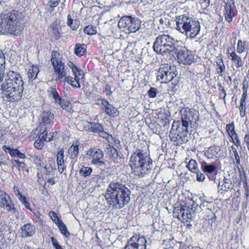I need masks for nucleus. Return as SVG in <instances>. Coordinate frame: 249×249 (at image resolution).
<instances>
[{
  "label": "nucleus",
  "mask_w": 249,
  "mask_h": 249,
  "mask_svg": "<svg viewBox=\"0 0 249 249\" xmlns=\"http://www.w3.org/2000/svg\"><path fill=\"white\" fill-rule=\"evenodd\" d=\"M51 63L54 69V73L57 75V81L62 82L64 79L69 76L70 70L65 65L62 58L56 51L52 53Z\"/></svg>",
  "instance_id": "0eeeda50"
},
{
  "label": "nucleus",
  "mask_w": 249,
  "mask_h": 249,
  "mask_svg": "<svg viewBox=\"0 0 249 249\" xmlns=\"http://www.w3.org/2000/svg\"><path fill=\"white\" fill-rule=\"evenodd\" d=\"M107 153L110 159L115 163H119L123 156L121 152H118L114 147L110 146L107 148Z\"/></svg>",
  "instance_id": "dca6fc26"
},
{
  "label": "nucleus",
  "mask_w": 249,
  "mask_h": 249,
  "mask_svg": "<svg viewBox=\"0 0 249 249\" xmlns=\"http://www.w3.org/2000/svg\"><path fill=\"white\" fill-rule=\"evenodd\" d=\"M22 231H24V234L26 236L30 237L32 236L35 232V227L34 225L30 224H27L21 227Z\"/></svg>",
  "instance_id": "393cba45"
},
{
  "label": "nucleus",
  "mask_w": 249,
  "mask_h": 249,
  "mask_svg": "<svg viewBox=\"0 0 249 249\" xmlns=\"http://www.w3.org/2000/svg\"><path fill=\"white\" fill-rule=\"evenodd\" d=\"M178 72L175 66H168L162 65L157 72V80H161L162 83H168L177 76Z\"/></svg>",
  "instance_id": "1a4fd4ad"
},
{
  "label": "nucleus",
  "mask_w": 249,
  "mask_h": 249,
  "mask_svg": "<svg viewBox=\"0 0 249 249\" xmlns=\"http://www.w3.org/2000/svg\"><path fill=\"white\" fill-rule=\"evenodd\" d=\"M39 69L38 67L33 66L31 69H29L27 73L29 81H32L35 80L36 78Z\"/></svg>",
  "instance_id": "c85d7f7f"
},
{
  "label": "nucleus",
  "mask_w": 249,
  "mask_h": 249,
  "mask_svg": "<svg viewBox=\"0 0 249 249\" xmlns=\"http://www.w3.org/2000/svg\"><path fill=\"white\" fill-rule=\"evenodd\" d=\"M226 96V91L225 89H222L220 91V93H219V98L225 99Z\"/></svg>",
  "instance_id": "0e129e2a"
},
{
  "label": "nucleus",
  "mask_w": 249,
  "mask_h": 249,
  "mask_svg": "<svg viewBox=\"0 0 249 249\" xmlns=\"http://www.w3.org/2000/svg\"><path fill=\"white\" fill-rule=\"evenodd\" d=\"M184 205H181L178 207H177L175 208L174 211H173V214L175 216H176L178 219H180V216L181 215V211H182V210L183 209Z\"/></svg>",
  "instance_id": "49530a36"
},
{
  "label": "nucleus",
  "mask_w": 249,
  "mask_h": 249,
  "mask_svg": "<svg viewBox=\"0 0 249 249\" xmlns=\"http://www.w3.org/2000/svg\"><path fill=\"white\" fill-rule=\"evenodd\" d=\"M5 58L2 52L0 51V77L4 75V71L5 69Z\"/></svg>",
  "instance_id": "ea45409f"
},
{
  "label": "nucleus",
  "mask_w": 249,
  "mask_h": 249,
  "mask_svg": "<svg viewBox=\"0 0 249 249\" xmlns=\"http://www.w3.org/2000/svg\"><path fill=\"white\" fill-rule=\"evenodd\" d=\"M44 142L38 137V139L34 143L35 147L38 149H41L44 146Z\"/></svg>",
  "instance_id": "de8ad7c7"
},
{
  "label": "nucleus",
  "mask_w": 249,
  "mask_h": 249,
  "mask_svg": "<svg viewBox=\"0 0 249 249\" xmlns=\"http://www.w3.org/2000/svg\"><path fill=\"white\" fill-rule=\"evenodd\" d=\"M104 92L106 93L107 95H111L112 94L111 88L109 84H107L105 87V90Z\"/></svg>",
  "instance_id": "864d4df0"
},
{
  "label": "nucleus",
  "mask_w": 249,
  "mask_h": 249,
  "mask_svg": "<svg viewBox=\"0 0 249 249\" xmlns=\"http://www.w3.org/2000/svg\"><path fill=\"white\" fill-rule=\"evenodd\" d=\"M234 1L232 3H226L225 7V18L228 22H230L232 21L233 17L234 16Z\"/></svg>",
  "instance_id": "f3484780"
},
{
  "label": "nucleus",
  "mask_w": 249,
  "mask_h": 249,
  "mask_svg": "<svg viewBox=\"0 0 249 249\" xmlns=\"http://www.w3.org/2000/svg\"><path fill=\"white\" fill-rule=\"evenodd\" d=\"M72 73L74 77L76 76L77 77V79H78L79 81L81 82H84V72L82 70L79 69L78 68H74Z\"/></svg>",
  "instance_id": "473e14b6"
},
{
  "label": "nucleus",
  "mask_w": 249,
  "mask_h": 249,
  "mask_svg": "<svg viewBox=\"0 0 249 249\" xmlns=\"http://www.w3.org/2000/svg\"><path fill=\"white\" fill-rule=\"evenodd\" d=\"M219 187H221L220 190L225 192L232 189L233 185L231 179L224 178L223 181L219 183Z\"/></svg>",
  "instance_id": "4be33fe9"
},
{
  "label": "nucleus",
  "mask_w": 249,
  "mask_h": 249,
  "mask_svg": "<svg viewBox=\"0 0 249 249\" xmlns=\"http://www.w3.org/2000/svg\"><path fill=\"white\" fill-rule=\"evenodd\" d=\"M21 13L13 11L0 16V32L18 36L23 29L20 25Z\"/></svg>",
  "instance_id": "20e7f679"
},
{
  "label": "nucleus",
  "mask_w": 249,
  "mask_h": 249,
  "mask_svg": "<svg viewBox=\"0 0 249 249\" xmlns=\"http://www.w3.org/2000/svg\"><path fill=\"white\" fill-rule=\"evenodd\" d=\"M176 29L187 37L194 38L200 32V25L198 21L188 16H179L176 17Z\"/></svg>",
  "instance_id": "423d86ee"
},
{
  "label": "nucleus",
  "mask_w": 249,
  "mask_h": 249,
  "mask_svg": "<svg viewBox=\"0 0 249 249\" xmlns=\"http://www.w3.org/2000/svg\"><path fill=\"white\" fill-rule=\"evenodd\" d=\"M157 89L155 88H151L148 91L147 93L148 96L151 98H155L157 94Z\"/></svg>",
  "instance_id": "8fccbe9b"
},
{
  "label": "nucleus",
  "mask_w": 249,
  "mask_h": 249,
  "mask_svg": "<svg viewBox=\"0 0 249 249\" xmlns=\"http://www.w3.org/2000/svg\"><path fill=\"white\" fill-rule=\"evenodd\" d=\"M90 127L89 131L94 133H101L104 132V127L100 124H96L95 123H90Z\"/></svg>",
  "instance_id": "7c9ffc66"
},
{
  "label": "nucleus",
  "mask_w": 249,
  "mask_h": 249,
  "mask_svg": "<svg viewBox=\"0 0 249 249\" xmlns=\"http://www.w3.org/2000/svg\"><path fill=\"white\" fill-rule=\"evenodd\" d=\"M84 32L85 34H87L88 35H95L97 33V29L95 26H93L91 25H89L86 27L84 29Z\"/></svg>",
  "instance_id": "4c0bfd02"
},
{
  "label": "nucleus",
  "mask_w": 249,
  "mask_h": 249,
  "mask_svg": "<svg viewBox=\"0 0 249 249\" xmlns=\"http://www.w3.org/2000/svg\"><path fill=\"white\" fill-rule=\"evenodd\" d=\"M17 168H18V170L20 169L24 170L26 168V165L24 162H20L18 165V167Z\"/></svg>",
  "instance_id": "e2e57ef3"
},
{
  "label": "nucleus",
  "mask_w": 249,
  "mask_h": 249,
  "mask_svg": "<svg viewBox=\"0 0 249 249\" xmlns=\"http://www.w3.org/2000/svg\"><path fill=\"white\" fill-rule=\"evenodd\" d=\"M231 149H232V150L233 151V154H234V157H235V160H236V163L237 164H240V157H239V156L238 155L237 150H236V149L233 146H231Z\"/></svg>",
  "instance_id": "3c124183"
},
{
  "label": "nucleus",
  "mask_w": 249,
  "mask_h": 249,
  "mask_svg": "<svg viewBox=\"0 0 249 249\" xmlns=\"http://www.w3.org/2000/svg\"><path fill=\"white\" fill-rule=\"evenodd\" d=\"M61 0H51L50 1V7L54 8L56 7Z\"/></svg>",
  "instance_id": "6e6d98bb"
},
{
  "label": "nucleus",
  "mask_w": 249,
  "mask_h": 249,
  "mask_svg": "<svg viewBox=\"0 0 249 249\" xmlns=\"http://www.w3.org/2000/svg\"><path fill=\"white\" fill-rule=\"evenodd\" d=\"M74 52L77 56L81 57L86 54L87 46L84 44L76 43L74 46Z\"/></svg>",
  "instance_id": "412c9836"
},
{
  "label": "nucleus",
  "mask_w": 249,
  "mask_h": 249,
  "mask_svg": "<svg viewBox=\"0 0 249 249\" xmlns=\"http://www.w3.org/2000/svg\"><path fill=\"white\" fill-rule=\"evenodd\" d=\"M226 130L232 140H233V138H237V134L234 130L233 124H228L226 125Z\"/></svg>",
  "instance_id": "2f4dec72"
},
{
  "label": "nucleus",
  "mask_w": 249,
  "mask_h": 249,
  "mask_svg": "<svg viewBox=\"0 0 249 249\" xmlns=\"http://www.w3.org/2000/svg\"><path fill=\"white\" fill-rule=\"evenodd\" d=\"M230 55L231 60L235 65L237 68H240L243 66V62L241 58L235 52H232L230 53Z\"/></svg>",
  "instance_id": "b1692460"
},
{
  "label": "nucleus",
  "mask_w": 249,
  "mask_h": 249,
  "mask_svg": "<svg viewBox=\"0 0 249 249\" xmlns=\"http://www.w3.org/2000/svg\"><path fill=\"white\" fill-rule=\"evenodd\" d=\"M39 138H40L43 142L44 141L45 139L48 138V133L45 131H44L42 132L40 135L39 136Z\"/></svg>",
  "instance_id": "680f3d73"
},
{
  "label": "nucleus",
  "mask_w": 249,
  "mask_h": 249,
  "mask_svg": "<svg viewBox=\"0 0 249 249\" xmlns=\"http://www.w3.org/2000/svg\"><path fill=\"white\" fill-rule=\"evenodd\" d=\"M0 90L4 92L7 100L16 102L19 100L23 90V82L20 75L10 71L0 77Z\"/></svg>",
  "instance_id": "f257e3e1"
},
{
  "label": "nucleus",
  "mask_w": 249,
  "mask_h": 249,
  "mask_svg": "<svg viewBox=\"0 0 249 249\" xmlns=\"http://www.w3.org/2000/svg\"><path fill=\"white\" fill-rule=\"evenodd\" d=\"M0 207L5 209L11 215L17 216L18 210L15 207L10 196L3 191H0Z\"/></svg>",
  "instance_id": "9b49d317"
},
{
  "label": "nucleus",
  "mask_w": 249,
  "mask_h": 249,
  "mask_svg": "<svg viewBox=\"0 0 249 249\" xmlns=\"http://www.w3.org/2000/svg\"><path fill=\"white\" fill-rule=\"evenodd\" d=\"M105 103L103 107H101L103 111L111 117H115L119 115V112L117 108L110 104L107 100Z\"/></svg>",
  "instance_id": "2eb2a0df"
},
{
  "label": "nucleus",
  "mask_w": 249,
  "mask_h": 249,
  "mask_svg": "<svg viewBox=\"0 0 249 249\" xmlns=\"http://www.w3.org/2000/svg\"><path fill=\"white\" fill-rule=\"evenodd\" d=\"M146 240L140 235H134L127 241L124 249H146Z\"/></svg>",
  "instance_id": "ddd939ff"
},
{
  "label": "nucleus",
  "mask_w": 249,
  "mask_h": 249,
  "mask_svg": "<svg viewBox=\"0 0 249 249\" xmlns=\"http://www.w3.org/2000/svg\"><path fill=\"white\" fill-rule=\"evenodd\" d=\"M52 241L55 249H63V248L58 244L56 240L54 239L53 237L52 238Z\"/></svg>",
  "instance_id": "5fc2aeb1"
},
{
  "label": "nucleus",
  "mask_w": 249,
  "mask_h": 249,
  "mask_svg": "<svg viewBox=\"0 0 249 249\" xmlns=\"http://www.w3.org/2000/svg\"><path fill=\"white\" fill-rule=\"evenodd\" d=\"M63 82H67L68 84H70L71 86L74 88H80V82L78 80V79H77V77L76 76L74 78H73L72 77H71L70 75L66 77L65 79H64V80L62 81Z\"/></svg>",
  "instance_id": "a878e982"
},
{
  "label": "nucleus",
  "mask_w": 249,
  "mask_h": 249,
  "mask_svg": "<svg viewBox=\"0 0 249 249\" xmlns=\"http://www.w3.org/2000/svg\"><path fill=\"white\" fill-rule=\"evenodd\" d=\"M90 123L88 121H83L77 124V127L80 130L89 131Z\"/></svg>",
  "instance_id": "f704fd0d"
},
{
  "label": "nucleus",
  "mask_w": 249,
  "mask_h": 249,
  "mask_svg": "<svg viewBox=\"0 0 249 249\" xmlns=\"http://www.w3.org/2000/svg\"><path fill=\"white\" fill-rule=\"evenodd\" d=\"M14 190L15 195L17 196V197H21L22 194L20 193L19 190L17 188H16L15 187H14Z\"/></svg>",
  "instance_id": "774afa93"
},
{
  "label": "nucleus",
  "mask_w": 249,
  "mask_h": 249,
  "mask_svg": "<svg viewBox=\"0 0 249 249\" xmlns=\"http://www.w3.org/2000/svg\"><path fill=\"white\" fill-rule=\"evenodd\" d=\"M246 103L240 102L239 107L240 115L241 117H243L246 115Z\"/></svg>",
  "instance_id": "09e8293b"
},
{
  "label": "nucleus",
  "mask_w": 249,
  "mask_h": 249,
  "mask_svg": "<svg viewBox=\"0 0 249 249\" xmlns=\"http://www.w3.org/2000/svg\"><path fill=\"white\" fill-rule=\"evenodd\" d=\"M107 100L103 98H98L96 101V104L98 106H102V107H103L104 104H105V102H106Z\"/></svg>",
  "instance_id": "4d7b16f0"
},
{
  "label": "nucleus",
  "mask_w": 249,
  "mask_h": 249,
  "mask_svg": "<svg viewBox=\"0 0 249 249\" xmlns=\"http://www.w3.org/2000/svg\"><path fill=\"white\" fill-rule=\"evenodd\" d=\"M41 123L47 124H51L53 119V114L49 111H44L40 115Z\"/></svg>",
  "instance_id": "aec40b11"
},
{
  "label": "nucleus",
  "mask_w": 249,
  "mask_h": 249,
  "mask_svg": "<svg viewBox=\"0 0 249 249\" xmlns=\"http://www.w3.org/2000/svg\"><path fill=\"white\" fill-rule=\"evenodd\" d=\"M2 149L6 153H8L12 156V151H14V149L11 148L9 147H7L6 145H4L2 146Z\"/></svg>",
  "instance_id": "13d9d810"
},
{
  "label": "nucleus",
  "mask_w": 249,
  "mask_h": 249,
  "mask_svg": "<svg viewBox=\"0 0 249 249\" xmlns=\"http://www.w3.org/2000/svg\"><path fill=\"white\" fill-rule=\"evenodd\" d=\"M177 57L179 62L182 64L190 65L194 61L193 53L189 51L185 47H183L178 52L177 51Z\"/></svg>",
  "instance_id": "4468645a"
},
{
  "label": "nucleus",
  "mask_w": 249,
  "mask_h": 249,
  "mask_svg": "<svg viewBox=\"0 0 249 249\" xmlns=\"http://www.w3.org/2000/svg\"><path fill=\"white\" fill-rule=\"evenodd\" d=\"M57 225L62 234H64L66 237H69L70 235V233L68 231L66 226L62 220L58 222Z\"/></svg>",
  "instance_id": "c9c22d12"
},
{
  "label": "nucleus",
  "mask_w": 249,
  "mask_h": 249,
  "mask_svg": "<svg viewBox=\"0 0 249 249\" xmlns=\"http://www.w3.org/2000/svg\"><path fill=\"white\" fill-rule=\"evenodd\" d=\"M188 127L179 126L178 122H174L170 132V137L171 141L176 138L180 140L182 142L186 143L188 141Z\"/></svg>",
  "instance_id": "9d476101"
},
{
  "label": "nucleus",
  "mask_w": 249,
  "mask_h": 249,
  "mask_svg": "<svg viewBox=\"0 0 249 249\" xmlns=\"http://www.w3.org/2000/svg\"><path fill=\"white\" fill-rule=\"evenodd\" d=\"M244 141L246 144L248 150L249 151V133H247L245 135Z\"/></svg>",
  "instance_id": "bf43d9fd"
},
{
  "label": "nucleus",
  "mask_w": 249,
  "mask_h": 249,
  "mask_svg": "<svg viewBox=\"0 0 249 249\" xmlns=\"http://www.w3.org/2000/svg\"><path fill=\"white\" fill-rule=\"evenodd\" d=\"M92 171V169L91 167L83 166L79 170V174L84 177H87L91 174Z\"/></svg>",
  "instance_id": "e433bc0d"
},
{
  "label": "nucleus",
  "mask_w": 249,
  "mask_h": 249,
  "mask_svg": "<svg viewBox=\"0 0 249 249\" xmlns=\"http://www.w3.org/2000/svg\"><path fill=\"white\" fill-rule=\"evenodd\" d=\"M216 64L218 66V68H217V73L220 74L221 76H222L225 71V66L223 60H220V61L216 62Z\"/></svg>",
  "instance_id": "a19ab883"
},
{
  "label": "nucleus",
  "mask_w": 249,
  "mask_h": 249,
  "mask_svg": "<svg viewBox=\"0 0 249 249\" xmlns=\"http://www.w3.org/2000/svg\"><path fill=\"white\" fill-rule=\"evenodd\" d=\"M245 43L243 42L241 40H239L237 45V51L238 53H241L245 51Z\"/></svg>",
  "instance_id": "79ce46f5"
},
{
  "label": "nucleus",
  "mask_w": 249,
  "mask_h": 249,
  "mask_svg": "<svg viewBox=\"0 0 249 249\" xmlns=\"http://www.w3.org/2000/svg\"><path fill=\"white\" fill-rule=\"evenodd\" d=\"M232 142L234 143V144L236 146H240L241 144L240 141L238 140V137L237 136L236 139L233 138L232 140Z\"/></svg>",
  "instance_id": "338daca9"
},
{
  "label": "nucleus",
  "mask_w": 249,
  "mask_h": 249,
  "mask_svg": "<svg viewBox=\"0 0 249 249\" xmlns=\"http://www.w3.org/2000/svg\"><path fill=\"white\" fill-rule=\"evenodd\" d=\"M67 25L72 30H76L79 27L80 22L77 19L73 20L71 18V15L68 14L67 16Z\"/></svg>",
  "instance_id": "bb28decb"
},
{
  "label": "nucleus",
  "mask_w": 249,
  "mask_h": 249,
  "mask_svg": "<svg viewBox=\"0 0 249 249\" xmlns=\"http://www.w3.org/2000/svg\"><path fill=\"white\" fill-rule=\"evenodd\" d=\"M187 168L192 172L196 173L199 171L198 164L195 160L191 159L189 160L188 163L186 165Z\"/></svg>",
  "instance_id": "c756f323"
},
{
  "label": "nucleus",
  "mask_w": 249,
  "mask_h": 249,
  "mask_svg": "<svg viewBox=\"0 0 249 249\" xmlns=\"http://www.w3.org/2000/svg\"><path fill=\"white\" fill-rule=\"evenodd\" d=\"M86 155L91 159L90 163L98 167H105L107 165L104 160V153L99 148H90L87 151Z\"/></svg>",
  "instance_id": "f8f14e48"
},
{
  "label": "nucleus",
  "mask_w": 249,
  "mask_h": 249,
  "mask_svg": "<svg viewBox=\"0 0 249 249\" xmlns=\"http://www.w3.org/2000/svg\"><path fill=\"white\" fill-rule=\"evenodd\" d=\"M34 244L32 242H28L25 243L24 246V249H34Z\"/></svg>",
  "instance_id": "052dcab7"
},
{
  "label": "nucleus",
  "mask_w": 249,
  "mask_h": 249,
  "mask_svg": "<svg viewBox=\"0 0 249 249\" xmlns=\"http://www.w3.org/2000/svg\"><path fill=\"white\" fill-rule=\"evenodd\" d=\"M195 173L196 174V180L198 181L202 182L204 181L205 177L203 174L201 173L199 171H198V172H196Z\"/></svg>",
  "instance_id": "603ef678"
},
{
  "label": "nucleus",
  "mask_w": 249,
  "mask_h": 249,
  "mask_svg": "<svg viewBox=\"0 0 249 249\" xmlns=\"http://www.w3.org/2000/svg\"><path fill=\"white\" fill-rule=\"evenodd\" d=\"M49 91L50 92V95L53 97L55 103L59 104L62 100L59 97L58 93L56 91V89L51 88Z\"/></svg>",
  "instance_id": "58836bf2"
},
{
  "label": "nucleus",
  "mask_w": 249,
  "mask_h": 249,
  "mask_svg": "<svg viewBox=\"0 0 249 249\" xmlns=\"http://www.w3.org/2000/svg\"><path fill=\"white\" fill-rule=\"evenodd\" d=\"M129 165L135 175L143 177L150 172L152 160L143 150L137 149L130 157Z\"/></svg>",
  "instance_id": "7ed1b4c3"
},
{
  "label": "nucleus",
  "mask_w": 249,
  "mask_h": 249,
  "mask_svg": "<svg viewBox=\"0 0 249 249\" xmlns=\"http://www.w3.org/2000/svg\"><path fill=\"white\" fill-rule=\"evenodd\" d=\"M248 95V93L245 92H243V93L242 95V98L240 101V102L246 103V99L247 98V96Z\"/></svg>",
  "instance_id": "69168bd1"
},
{
  "label": "nucleus",
  "mask_w": 249,
  "mask_h": 249,
  "mask_svg": "<svg viewBox=\"0 0 249 249\" xmlns=\"http://www.w3.org/2000/svg\"><path fill=\"white\" fill-rule=\"evenodd\" d=\"M201 167L204 172L209 174L213 173L216 169V167L214 165L209 164L205 161L201 162Z\"/></svg>",
  "instance_id": "cd10ccee"
},
{
  "label": "nucleus",
  "mask_w": 249,
  "mask_h": 249,
  "mask_svg": "<svg viewBox=\"0 0 249 249\" xmlns=\"http://www.w3.org/2000/svg\"><path fill=\"white\" fill-rule=\"evenodd\" d=\"M192 209H189L186 205L183 206V209L181 211L180 217L181 219H180L184 222H189L192 218L193 213L191 212Z\"/></svg>",
  "instance_id": "a211bd4d"
},
{
  "label": "nucleus",
  "mask_w": 249,
  "mask_h": 249,
  "mask_svg": "<svg viewBox=\"0 0 249 249\" xmlns=\"http://www.w3.org/2000/svg\"><path fill=\"white\" fill-rule=\"evenodd\" d=\"M118 27L126 34L135 33L141 26V21L138 18L131 16L122 17L118 23Z\"/></svg>",
  "instance_id": "6e6552de"
},
{
  "label": "nucleus",
  "mask_w": 249,
  "mask_h": 249,
  "mask_svg": "<svg viewBox=\"0 0 249 249\" xmlns=\"http://www.w3.org/2000/svg\"><path fill=\"white\" fill-rule=\"evenodd\" d=\"M49 216L51 218L52 220L57 225L58 224V222H59V221H61V220H60L57 216V214L54 212L53 211H51L50 212Z\"/></svg>",
  "instance_id": "a18cd8bd"
},
{
  "label": "nucleus",
  "mask_w": 249,
  "mask_h": 249,
  "mask_svg": "<svg viewBox=\"0 0 249 249\" xmlns=\"http://www.w3.org/2000/svg\"><path fill=\"white\" fill-rule=\"evenodd\" d=\"M64 150L61 149L57 154V163L58 164V169L59 173H62L64 169Z\"/></svg>",
  "instance_id": "6ab92c4d"
},
{
  "label": "nucleus",
  "mask_w": 249,
  "mask_h": 249,
  "mask_svg": "<svg viewBox=\"0 0 249 249\" xmlns=\"http://www.w3.org/2000/svg\"><path fill=\"white\" fill-rule=\"evenodd\" d=\"M178 41L168 35H159L154 42L153 48L157 53L164 56L176 54Z\"/></svg>",
  "instance_id": "39448f33"
},
{
  "label": "nucleus",
  "mask_w": 249,
  "mask_h": 249,
  "mask_svg": "<svg viewBox=\"0 0 249 249\" xmlns=\"http://www.w3.org/2000/svg\"><path fill=\"white\" fill-rule=\"evenodd\" d=\"M59 104L63 108V109L66 110L67 111L71 112L72 109L71 105L64 100H62Z\"/></svg>",
  "instance_id": "37998d69"
},
{
  "label": "nucleus",
  "mask_w": 249,
  "mask_h": 249,
  "mask_svg": "<svg viewBox=\"0 0 249 249\" xmlns=\"http://www.w3.org/2000/svg\"><path fill=\"white\" fill-rule=\"evenodd\" d=\"M190 114L187 113L182 114L181 115L182 123L181 126L188 127L189 123H191Z\"/></svg>",
  "instance_id": "72a5a7b5"
},
{
  "label": "nucleus",
  "mask_w": 249,
  "mask_h": 249,
  "mask_svg": "<svg viewBox=\"0 0 249 249\" xmlns=\"http://www.w3.org/2000/svg\"><path fill=\"white\" fill-rule=\"evenodd\" d=\"M131 192L125 186L118 182H111L107 188L104 197L110 207L121 209L130 200Z\"/></svg>",
  "instance_id": "f03ea898"
},
{
  "label": "nucleus",
  "mask_w": 249,
  "mask_h": 249,
  "mask_svg": "<svg viewBox=\"0 0 249 249\" xmlns=\"http://www.w3.org/2000/svg\"><path fill=\"white\" fill-rule=\"evenodd\" d=\"M12 156L16 157L18 158H19L20 159H25L26 157V155L24 154L21 153L17 149H14V151H12Z\"/></svg>",
  "instance_id": "c03bdc74"
},
{
  "label": "nucleus",
  "mask_w": 249,
  "mask_h": 249,
  "mask_svg": "<svg viewBox=\"0 0 249 249\" xmlns=\"http://www.w3.org/2000/svg\"><path fill=\"white\" fill-rule=\"evenodd\" d=\"M79 153V148L77 144H72L69 149L68 155L69 157L74 160V162L77 159V155ZM73 160H72V162Z\"/></svg>",
  "instance_id": "5701e85b"
}]
</instances>
